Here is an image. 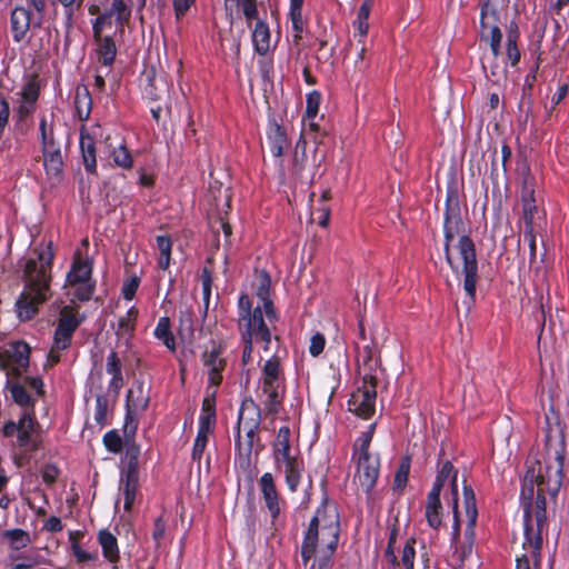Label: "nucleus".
Segmentation results:
<instances>
[{
	"mask_svg": "<svg viewBox=\"0 0 569 569\" xmlns=\"http://www.w3.org/2000/svg\"><path fill=\"white\" fill-rule=\"evenodd\" d=\"M52 241L40 243L26 257L22 266L23 289L16 301V313L20 321H29L51 296V269L53 262Z\"/></svg>",
	"mask_w": 569,
	"mask_h": 569,
	"instance_id": "obj_1",
	"label": "nucleus"
},
{
	"mask_svg": "<svg viewBox=\"0 0 569 569\" xmlns=\"http://www.w3.org/2000/svg\"><path fill=\"white\" fill-rule=\"evenodd\" d=\"M479 41L488 47L501 43L502 32H507V59L511 66L520 60L517 48L518 26L515 22L518 10L510 7V0H480Z\"/></svg>",
	"mask_w": 569,
	"mask_h": 569,
	"instance_id": "obj_2",
	"label": "nucleus"
},
{
	"mask_svg": "<svg viewBox=\"0 0 569 569\" xmlns=\"http://www.w3.org/2000/svg\"><path fill=\"white\" fill-rule=\"evenodd\" d=\"M340 533L339 513L335 506L323 503L309 522L302 545L303 565L315 559L320 567L326 566L335 555Z\"/></svg>",
	"mask_w": 569,
	"mask_h": 569,
	"instance_id": "obj_3",
	"label": "nucleus"
},
{
	"mask_svg": "<svg viewBox=\"0 0 569 569\" xmlns=\"http://www.w3.org/2000/svg\"><path fill=\"white\" fill-rule=\"evenodd\" d=\"M461 218L459 212L448 208L445 219V252L446 260L450 268L458 273L459 262L462 264L461 273L465 276L463 289L469 298V306L473 302L476 297V286L478 281V262L476 256V249L472 240L467 236H461L458 246L457 253L455 257L450 250V242L457 234L460 233Z\"/></svg>",
	"mask_w": 569,
	"mask_h": 569,
	"instance_id": "obj_4",
	"label": "nucleus"
},
{
	"mask_svg": "<svg viewBox=\"0 0 569 569\" xmlns=\"http://www.w3.org/2000/svg\"><path fill=\"white\" fill-rule=\"evenodd\" d=\"M375 425L355 442L353 458L357 459V473L355 479L365 492H369L376 485L379 476V459L369 453L368 449L373 436Z\"/></svg>",
	"mask_w": 569,
	"mask_h": 569,
	"instance_id": "obj_5",
	"label": "nucleus"
},
{
	"mask_svg": "<svg viewBox=\"0 0 569 569\" xmlns=\"http://www.w3.org/2000/svg\"><path fill=\"white\" fill-rule=\"evenodd\" d=\"M546 488L537 489V498H536V527L531 523V502H525V531H523V542L522 548L525 550L530 551V556L538 567L539 565V552L542 547V537L541 531L542 527L546 522V498H545Z\"/></svg>",
	"mask_w": 569,
	"mask_h": 569,
	"instance_id": "obj_6",
	"label": "nucleus"
},
{
	"mask_svg": "<svg viewBox=\"0 0 569 569\" xmlns=\"http://www.w3.org/2000/svg\"><path fill=\"white\" fill-rule=\"evenodd\" d=\"M81 321L82 319L78 317L76 308L66 306L61 309L53 336V343L47 357L46 367H52L60 361L61 351H64L70 347L73 333L80 326Z\"/></svg>",
	"mask_w": 569,
	"mask_h": 569,
	"instance_id": "obj_7",
	"label": "nucleus"
},
{
	"mask_svg": "<svg viewBox=\"0 0 569 569\" xmlns=\"http://www.w3.org/2000/svg\"><path fill=\"white\" fill-rule=\"evenodd\" d=\"M283 388L280 363L273 357L266 361L261 377V393L264 397L262 402L269 413L276 415L279 411L283 398Z\"/></svg>",
	"mask_w": 569,
	"mask_h": 569,
	"instance_id": "obj_8",
	"label": "nucleus"
},
{
	"mask_svg": "<svg viewBox=\"0 0 569 569\" xmlns=\"http://www.w3.org/2000/svg\"><path fill=\"white\" fill-rule=\"evenodd\" d=\"M547 456L548 461L545 467L541 466L540 483L543 485L546 490L550 493H556L562 483V442L559 441L556 447L551 446V438H547Z\"/></svg>",
	"mask_w": 569,
	"mask_h": 569,
	"instance_id": "obj_9",
	"label": "nucleus"
},
{
	"mask_svg": "<svg viewBox=\"0 0 569 569\" xmlns=\"http://www.w3.org/2000/svg\"><path fill=\"white\" fill-rule=\"evenodd\" d=\"M7 387L13 401L24 411L33 410L36 396L43 395V382L40 378L24 377L22 379L8 378Z\"/></svg>",
	"mask_w": 569,
	"mask_h": 569,
	"instance_id": "obj_10",
	"label": "nucleus"
},
{
	"mask_svg": "<svg viewBox=\"0 0 569 569\" xmlns=\"http://www.w3.org/2000/svg\"><path fill=\"white\" fill-rule=\"evenodd\" d=\"M239 329L240 331L259 330V333L262 335L264 349L268 350L272 337L271 332L264 323L261 307L257 306L252 309L251 299L248 295H241L239 298Z\"/></svg>",
	"mask_w": 569,
	"mask_h": 569,
	"instance_id": "obj_11",
	"label": "nucleus"
},
{
	"mask_svg": "<svg viewBox=\"0 0 569 569\" xmlns=\"http://www.w3.org/2000/svg\"><path fill=\"white\" fill-rule=\"evenodd\" d=\"M91 263L76 254L71 269L67 274V286L74 288L73 295L80 301H87L93 295L94 284L91 282Z\"/></svg>",
	"mask_w": 569,
	"mask_h": 569,
	"instance_id": "obj_12",
	"label": "nucleus"
},
{
	"mask_svg": "<svg viewBox=\"0 0 569 569\" xmlns=\"http://www.w3.org/2000/svg\"><path fill=\"white\" fill-rule=\"evenodd\" d=\"M376 397V378L366 376L362 386L351 395L348 401L349 410L363 419H368L375 412Z\"/></svg>",
	"mask_w": 569,
	"mask_h": 569,
	"instance_id": "obj_13",
	"label": "nucleus"
},
{
	"mask_svg": "<svg viewBox=\"0 0 569 569\" xmlns=\"http://www.w3.org/2000/svg\"><path fill=\"white\" fill-rule=\"evenodd\" d=\"M458 471L453 468L450 461L442 463L438 470L436 481L431 490H436V493L441 492L442 487L446 482H449L452 498V512H453V538L459 535V516H458V486H457Z\"/></svg>",
	"mask_w": 569,
	"mask_h": 569,
	"instance_id": "obj_14",
	"label": "nucleus"
},
{
	"mask_svg": "<svg viewBox=\"0 0 569 569\" xmlns=\"http://www.w3.org/2000/svg\"><path fill=\"white\" fill-rule=\"evenodd\" d=\"M30 347L26 342H16L1 357V367L8 378H18L29 367Z\"/></svg>",
	"mask_w": 569,
	"mask_h": 569,
	"instance_id": "obj_15",
	"label": "nucleus"
},
{
	"mask_svg": "<svg viewBox=\"0 0 569 569\" xmlns=\"http://www.w3.org/2000/svg\"><path fill=\"white\" fill-rule=\"evenodd\" d=\"M131 0H112L107 13L97 18L93 24V34L100 37L106 28H111V17L116 16L120 26L127 23L131 16Z\"/></svg>",
	"mask_w": 569,
	"mask_h": 569,
	"instance_id": "obj_16",
	"label": "nucleus"
},
{
	"mask_svg": "<svg viewBox=\"0 0 569 569\" xmlns=\"http://www.w3.org/2000/svg\"><path fill=\"white\" fill-rule=\"evenodd\" d=\"M397 533H398V530L396 528H393L390 531L388 546L385 551V559L392 568L399 567V565L401 563L405 567V569H413V560H415V556H416V551H415L416 539L410 538L406 541V543L402 548V552H401V561L399 562L397 560V556L395 552Z\"/></svg>",
	"mask_w": 569,
	"mask_h": 569,
	"instance_id": "obj_17",
	"label": "nucleus"
},
{
	"mask_svg": "<svg viewBox=\"0 0 569 569\" xmlns=\"http://www.w3.org/2000/svg\"><path fill=\"white\" fill-rule=\"evenodd\" d=\"M41 20L23 7H17L11 12V31L16 42L22 41L31 27H39Z\"/></svg>",
	"mask_w": 569,
	"mask_h": 569,
	"instance_id": "obj_18",
	"label": "nucleus"
},
{
	"mask_svg": "<svg viewBox=\"0 0 569 569\" xmlns=\"http://www.w3.org/2000/svg\"><path fill=\"white\" fill-rule=\"evenodd\" d=\"M202 363L206 368L210 387L217 388L222 381V371L226 367V360L221 356L220 347L212 345L211 349L202 353Z\"/></svg>",
	"mask_w": 569,
	"mask_h": 569,
	"instance_id": "obj_19",
	"label": "nucleus"
},
{
	"mask_svg": "<svg viewBox=\"0 0 569 569\" xmlns=\"http://www.w3.org/2000/svg\"><path fill=\"white\" fill-rule=\"evenodd\" d=\"M490 51L485 53L481 59L482 68L487 77L495 83L500 82L506 78L507 63L500 57V43L495 47H489Z\"/></svg>",
	"mask_w": 569,
	"mask_h": 569,
	"instance_id": "obj_20",
	"label": "nucleus"
},
{
	"mask_svg": "<svg viewBox=\"0 0 569 569\" xmlns=\"http://www.w3.org/2000/svg\"><path fill=\"white\" fill-rule=\"evenodd\" d=\"M261 493L264 503L273 519H276L281 510V499L279 497L273 476L270 472H266L259 480Z\"/></svg>",
	"mask_w": 569,
	"mask_h": 569,
	"instance_id": "obj_21",
	"label": "nucleus"
},
{
	"mask_svg": "<svg viewBox=\"0 0 569 569\" xmlns=\"http://www.w3.org/2000/svg\"><path fill=\"white\" fill-rule=\"evenodd\" d=\"M261 423V411L259 406L252 399H246L240 408L238 418V435H240L241 427H247L250 430L259 429ZM240 436H238L239 438Z\"/></svg>",
	"mask_w": 569,
	"mask_h": 569,
	"instance_id": "obj_22",
	"label": "nucleus"
},
{
	"mask_svg": "<svg viewBox=\"0 0 569 569\" xmlns=\"http://www.w3.org/2000/svg\"><path fill=\"white\" fill-rule=\"evenodd\" d=\"M463 499H465V510L467 518V526L465 529V540L468 542H475V526L477 522L478 510L476 506V497L471 487H463Z\"/></svg>",
	"mask_w": 569,
	"mask_h": 569,
	"instance_id": "obj_23",
	"label": "nucleus"
},
{
	"mask_svg": "<svg viewBox=\"0 0 569 569\" xmlns=\"http://www.w3.org/2000/svg\"><path fill=\"white\" fill-rule=\"evenodd\" d=\"M19 427V445L21 447H27L31 450H36L38 448V441L32 438V431L34 428V418L33 410L24 411L22 417L18 422Z\"/></svg>",
	"mask_w": 569,
	"mask_h": 569,
	"instance_id": "obj_24",
	"label": "nucleus"
},
{
	"mask_svg": "<svg viewBox=\"0 0 569 569\" xmlns=\"http://www.w3.org/2000/svg\"><path fill=\"white\" fill-rule=\"evenodd\" d=\"M537 468L535 466H531L528 468L522 483L521 489V498L525 502H531L533 495H535V486H537V489L545 488L542 483H540L539 478H541V462H536Z\"/></svg>",
	"mask_w": 569,
	"mask_h": 569,
	"instance_id": "obj_25",
	"label": "nucleus"
},
{
	"mask_svg": "<svg viewBox=\"0 0 569 569\" xmlns=\"http://www.w3.org/2000/svg\"><path fill=\"white\" fill-rule=\"evenodd\" d=\"M426 519L428 525L438 529L442 523V505L440 501V495L436 493V490H430L426 502Z\"/></svg>",
	"mask_w": 569,
	"mask_h": 569,
	"instance_id": "obj_26",
	"label": "nucleus"
},
{
	"mask_svg": "<svg viewBox=\"0 0 569 569\" xmlns=\"http://www.w3.org/2000/svg\"><path fill=\"white\" fill-rule=\"evenodd\" d=\"M121 490L124 496V510L130 511L134 500L136 495L139 486V476L138 472H128L123 471V475L121 477L120 481Z\"/></svg>",
	"mask_w": 569,
	"mask_h": 569,
	"instance_id": "obj_27",
	"label": "nucleus"
},
{
	"mask_svg": "<svg viewBox=\"0 0 569 569\" xmlns=\"http://www.w3.org/2000/svg\"><path fill=\"white\" fill-rule=\"evenodd\" d=\"M43 164L49 176L54 177L62 173V156L58 149H54L53 142L43 146Z\"/></svg>",
	"mask_w": 569,
	"mask_h": 569,
	"instance_id": "obj_28",
	"label": "nucleus"
},
{
	"mask_svg": "<svg viewBox=\"0 0 569 569\" xmlns=\"http://www.w3.org/2000/svg\"><path fill=\"white\" fill-rule=\"evenodd\" d=\"M80 149L87 174H96V147L90 134L81 132Z\"/></svg>",
	"mask_w": 569,
	"mask_h": 569,
	"instance_id": "obj_29",
	"label": "nucleus"
},
{
	"mask_svg": "<svg viewBox=\"0 0 569 569\" xmlns=\"http://www.w3.org/2000/svg\"><path fill=\"white\" fill-rule=\"evenodd\" d=\"M99 543L102 548L103 557L110 562L119 560V548L117 538L107 530H101L98 535Z\"/></svg>",
	"mask_w": 569,
	"mask_h": 569,
	"instance_id": "obj_30",
	"label": "nucleus"
},
{
	"mask_svg": "<svg viewBox=\"0 0 569 569\" xmlns=\"http://www.w3.org/2000/svg\"><path fill=\"white\" fill-rule=\"evenodd\" d=\"M92 100L86 86H78L74 94V108L80 120H87L91 111Z\"/></svg>",
	"mask_w": 569,
	"mask_h": 569,
	"instance_id": "obj_31",
	"label": "nucleus"
},
{
	"mask_svg": "<svg viewBox=\"0 0 569 569\" xmlns=\"http://www.w3.org/2000/svg\"><path fill=\"white\" fill-rule=\"evenodd\" d=\"M270 151L274 157H281L289 147L286 131L276 122L271 123Z\"/></svg>",
	"mask_w": 569,
	"mask_h": 569,
	"instance_id": "obj_32",
	"label": "nucleus"
},
{
	"mask_svg": "<svg viewBox=\"0 0 569 569\" xmlns=\"http://www.w3.org/2000/svg\"><path fill=\"white\" fill-rule=\"evenodd\" d=\"M277 470L284 475L286 483H287L288 488L290 489V491L291 492L297 491L299 483H300L302 470H303L302 461L297 460L290 465L287 463L284 466L278 468Z\"/></svg>",
	"mask_w": 569,
	"mask_h": 569,
	"instance_id": "obj_33",
	"label": "nucleus"
},
{
	"mask_svg": "<svg viewBox=\"0 0 569 569\" xmlns=\"http://www.w3.org/2000/svg\"><path fill=\"white\" fill-rule=\"evenodd\" d=\"M169 91V84L162 73H157L154 69L151 70V76H149V84L146 89L147 94L153 99L158 100L163 94Z\"/></svg>",
	"mask_w": 569,
	"mask_h": 569,
	"instance_id": "obj_34",
	"label": "nucleus"
},
{
	"mask_svg": "<svg viewBox=\"0 0 569 569\" xmlns=\"http://www.w3.org/2000/svg\"><path fill=\"white\" fill-rule=\"evenodd\" d=\"M254 49L259 54H266L270 49V32L269 28L262 22L258 21L252 33Z\"/></svg>",
	"mask_w": 569,
	"mask_h": 569,
	"instance_id": "obj_35",
	"label": "nucleus"
},
{
	"mask_svg": "<svg viewBox=\"0 0 569 569\" xmlns=\"http://www.w3.org/2000/svg\"><path fill=\"white\" fill-rule=\"evenodd\" d=\"M96 40L98 42V53L100 57V60L103 64L109 66L113 62L116 58V44L113 40L111 39V36H102V32L100 33V37H96Z\"/></svg>",
	"mask_w": 569,
	"mask_h": 569,
	"instance_id": "obj_36",
	"label": "nucleus"
},
{
	"mask_svg": "<svg viewBox=\"0 0 569 569\" xmlns=\"http://www.w3.org/2000/svg\"><path fill=\"white\" fill-rule=\"evenodd\" d=\"M154 336L157 339L161 340L170 351L176 350V339L170 330V319L168 317L159 319L154 329Z\"/></svg>",
	"mask_w": 569,
	"mask_h": 569,
	"instance_id": "obj_37",
	"label": "nucleus"
},
{
	"mask_svg": "<svg viewBox=\"0 0 569 569\" xmlns=\"http://www.w3.org/2000/svg\"><path fill=\"white\" fill-rule=\"evenodd\" d=\"M157 248L159 250L158 266L162 270H167L170 266L172 242L166 236H157Z\"/></svg>",
	"mask_w": 569,
	"mask_h": 569,
	"instance_id": "obj_38",
	"label": "nucleus"
},
{
	"mask_svg": "<svg viewBox=\"0 0 569 569\" xmlns=\"http://www.w3.org/2000/svg\"><path fill=\"white\" fill-rule=\"evenodd\" d=\"M541 201V191L536 180H523L521 188V203L538 204Z\"/></svg>",
	"mask_w": 569,
	"mask_h": 569,
	"instance_id": "obj_39",
	"label": "nucleus"
},
{
	"mask_svg": "<svg viewBox=\"0 0 569 569\" xmlns=\"http://www.w3.org/2000/svg\"><path fill=\"white\" fill-rule=\"evenodd\" d=\"M522 204V220L525 230H536L539 226L540 211L538 204L521 203Z\"/></svg>",
	"mask_w": 569,
	"mask_h": 569,
	"instance_id": "obj_40",
	"label": "nucleus"
},
{
	"mask_svg": "<svg viewBox=\"0 0 569 569\" xmlns=\"http://www.w3.org/2000/svg\"><path fill=\"white\" fill-rule=\"evenodd\" d=\"M3 536L10 540L13 550H20L30 545V535L22 529L7 530Z\"/></svg>",
	"mask_w": 569,
	"mask_h": 569,
	"instance_id": "obj_41",
	"label": "nucleus"
},
{
	"mask_svg": "<svg viewBox=\"0 0 569 569\" xmlns=\"http://www.w3.org/2000/svg\"><path fill=\"white\" fill-rule=\"evenodd\" d=\"M241 337L244 343L242 362L246 365L251 360L253 341H262V335L259 333V330H248L241 331Z\"/></svg>",
	"mask_w": 569,
	"mask_h": 569,
	"instance_id": "obj_42",
	"label": "nucleus"
},
{
	"mask_svg": "<svg viewBox=\"0 0 569 569\" xmlns=\"http://www.w3.org/2000/svg\"><path fill=\"white\" fill-rule=\"evenodd\" d=\"M290 429L284 426L278 430L277 437L272 443V453L291 451Z\"/></svg>",
	"mask_w": 569,
	"mask_h": 569,
	"instance_id": "obj_43",
	"label": "nucleus"
},
{
	"mask_svg": "<svg viewBox=\"0 0 569 569\" xmlns=\"http://www.w3.org/2000/svg\"><path fill=\"white\" fill-rule=\"evenodd\" d=\"M511 156V149L503 144L499 159H493L490 174L493 177L503 176L506 173V162Z\"/></svg>",
	"mask_w": 569,
	"mask_h": 569,
	"instance_id": "obj_44",
	"label": "nucleus"
},
{
	"mask_svg": "<svg viewBox=\"0 0 569 569\" xmlns=\"http://www.w3.org/2000/svg\"><path fill=\"white\" fill-rule=\"evenodd\" d=\"M137 313V310L131 308L124 317L119 319L117 335L124 336L133 331Z\"/></svg>",
	"mask_w": 569,
	"mask_h": 569,
	"instance_id": "obj_45",
	"label": "nucleus"
},
{
	"mask_svg": "<svg viewBox=\"0 0 569 569\" xmlns=\"http://www.w3.org/2000/svg\"><path fill=\"white\" fill-rule=\"evenodd\" d=\"M140 448L134 443L128 445L126 449L127 467L124 471L138 472Z\"/></svg>",
	"mask_w": 569,
	"mask_h": 569,
	"instance_id": "obj_46",
	"label": "nucleus"
},
{
	"mask_svg": "<svg viewBox=\"0 0 569 569\" xmlns=\"http://www.w3.org/2000/svg\"><path fill=\"white\" fill-rule=\"evenodd\" d=\"M110 153L117 166L122 168H129L131 166L132 158L124 146L120 144L118 148H113Z\"/></svg>",
	"mask_w": 569,
	"mask_h": 569,
	"instance_id": "obj_47",
	"label": "nucleus"
},
{
	"mask_svg": "<svg viewBox=\"0 0 569 569\" xmlns=\"http://www.w3.org/2000/svg\"><path fill=\"white\" fill-rule=\"evenodd\" d=\"M410 471V459L402 458L395 476V487L401 489L406 486Z\"/></svg>",
	"mask_w": 569,
	"mask_h": 569,
	"instance_id": "obj_48",
	"label": "nucleus"
},
{
	"mask_svg": "<svg viewBox=\"0 0 569 569\" xmlns=\"http://www.w3.org/2000/svg\"><path fill=\"white\" fill-rule=\"evenodd\" d=\"M258 297L262 300V306L266 312V316L269 320L276 319V312L273 309L272 301L268 298L269 295V288L267 283H262L261 287L258 289L257 292Z\"/></svg>",
	"mask_w": 569,
	"mask_h": 569,
	"instance_id": "obj_49",
	"label": "nucleus"
},
{
	"mask_svg": "<svg viewBox=\"0 0 569 569\" xmlns=\"http://www.w3.org/2000/svg\"><path fill=\"white\" fill-rule=\"evenodd\" d=\"M321 94L318 91H312L307 97L306 117L308 120H313L319 111Z\"/></svg>",
	"mask_w": 569,
	"mask_h": 569,
	"instance_id": "obj_50",
	"label": "nucleus"
},
{
	"mask_svg": "<svg viewBox=\"0 0 569 569\" xmlns=\"http://www.w3.org/2000/svg\"><path fill=\"white\" fill-rule=\"evenodd\" d=\"M103 443L110 452L119 453L122 450V439L116 430L108 431L103 436Z\"/></svg>",
	"mask_w": 569,
	"mask_h": 569,
	"instance_id": "obj_51",
	"label": "nucleus"
},
{
	"mask_svg": "<svg viewBox=\"0 0 569 569\" xmlns=\"http://www.w3.org/2000/svg\"><path fill=\"white\" fill-rule=\"evenodd\" d=\"M38 97L39 84L34 80H29L21 92V100L36 104Z\"/></svg>",
	"mask_w": 569,
	"mask_h": 569,
	"instance_id": "obj_52",
	"label": "nucleus"
},
{
	"mask_svg": "<svg viewBox=\"0 0 569 569\" xmlns=\"http://www.w3.org/2000/svg\"><path fill=\"white\" fill-rule=\"evenodd\" d=\"M241 430H243L244 433H246V441L241 442L238 439L237 446H238L239 450H243L246 452V455L249 456L251 453V451H252L258 429L250 430L247 427H241Z\"/></svg>",
	"mask_w": 569,
	"mask_h": 569,
	"instance_id": "obj_53",
	"label": "nucleus"
},
{
	"mask_svg": "<svg viewBox=\"0 0 569 569\" xmlns=\"http://www.w3.org/2000/svg\"><path fill=\"white\" fill-rule=\"evenodd\" d=\"M209 433L198 432L193 449H192V459L196 461H200L202 453L208 443Z\"/></svg>",
	"mask_w": 569,
	"mask_h": 569,
	"instance_id": "obj_54",
	"label": "nucleus"
},
{
	"mask_svg": "<svg viewBox=\"0 0 569 569\" xmlns=\"http://www.w3.org/2000/svg\"><path fill=\"white\" fill-rule=\"evenodd\" d=\"M323 159L325 154L319 153L318 156L315 157L312 163L306 162L303 164V169H306L305 173L310 174L311 177L323 176L325 171L321 170V162L323 161Z\"/></svg>",
	"mask_w": 569,
	"mask_h": 569,
	"instance_id": "obj_55",
	"label": "nucleus"
},
{
	"mask_svg": "<svg viewBox=\"0 0 569 569\" xmlns=\"http://www.w3.org/2000/svg\"><path fill=\"white\" fill-rule=\"evenodd\" d=\"M216 423V415L201 413L199 417V430L198 432L211 433Z\"/></svg>",
	"mask_w": 569,
	"mask_h": 569,
	"instance_id": "obj_56",
	"label": "nucleus"
},
{
	"mask_svg": "<svg viewBox=\"0 0 569 569\" xmlns=\"http://www.w3.org/2000/svg\"><path fill=\"white\" fill-rule=\"evenodd\" d=\"M72 553L76 557L77 561L80 563L94 561L98 559L97 552H93V553L87 552V551L82 550L81 547L77 542L72 543Z\"/></svg>",
	"mask_w": 569,
	"mask_h": 569,
	"instance_id": "obj_57",
	"label": "nucleus"
},
{
	"mask_svg": "<svg viewBox=\"0 0 569 569\" xmlns=\"http://www.w3.org/2000/svg\"><path fill=\"white\" fill-rule=\"evenodd\" d=\"M325 345H326V339H325L323 335L316 333L315 336H312V338L310 340V346H309L310 353L313 357L319 356L323 351Z\"/></svg>",
	"mask_w": 569,
	"mask_h": 569,
	"instance_id": "obj_58",
	"label": "nucleus"
},
{
	"mask_svg": "<svg viewBox=\"0 0 569 569\" xmlns=\"http://www.w3.org/2000/svg\"><path fill=\"white\" fill-rule=\"evenodd\" d=\"M272 458L274 461L276 469H278L287 463L290 465V463L299 460L298 457H296L291 453V451L272 453Z\"/></svg>",
	"mask_w": 569,
	"mask_h": 569,
	"instance_id": "obj_59",
	"label": "nucleus"
},
{
	"mask_svg": "<svg viewBox=\"0 0 569 569\" xmlns=\"http://www.w3.org/2000/svg\"><path fill=\"white\" fill-rule=\"evenodd\" d=\"M541 559L539 558V561ZM516 569H540V563L536 567L529 550H525V553L517 557V567Z\"/></svg>",
	"mask_w": 569,
	"mask_h": 569,
	"instance_id": "obj_60",
	"label": "nucleus"
},
{
	"mask_svg": "<svg viewBox=\"0 0 569 569\" xmlns=\"http://www.w3.org/2000/svg\"><path fill=\"white\" fill-rule=\"evenodd\" d=\"M139 287V279L137 277L130 278L122 287V295L124 299L131 300Z\"/></svg>",
	"mask_w": 569,
	"mask_h": 569,
	"instance_id": "obj_61",
	"label": "nucleus"
},
{
	"mask_svg": "<svg viewBox=\"0 0 569 569\" xmlns=\"http://www.w3.org/2000/svg\"><path fill=\"white\" fill-rule=\"evenodd\" d=\"M107 372L109 375H118L121 373V362L118 358L117 352L112 351L107 361Z\"/></svg>",
	"mask_w": 569,
	"mask_h": 569,
	"instance_id": "obj_62",
	"label": "nucleus"
},
{
	"mask_svg": "<svg viewBox=\"0 0 569 569\" xmlns=\"http://www.w3.org/2000/svg\"><path fill=\"white\" fill-rule=\"evenodd\" d=\"M164 532H166V522L162 519V517H158L154 520L153 530H152V538L157 545H160L161 539L164 537Z\"/></svg>",
	"mask_w": 569,
	"mask_h": 569,
	"instance_id": "obj_63",
	"label": "nucleus"
},
{
	"mask_svg": "<svg viewBox=\"0 0 569 569\" xmlns=\"http://www.w3.org/2000/svg\"><path fill=\"white\" fill-rule=\"evenodd\" d=\"M58 475V468L53 465H47L41 470L42 479L48 485H52L56 481Z\"/></svg>",
	"mask_w": 569,
	"mask_h": 569,
	"instance_id": "obj_64",
	"label": "nucleus"
}]
</instances>
